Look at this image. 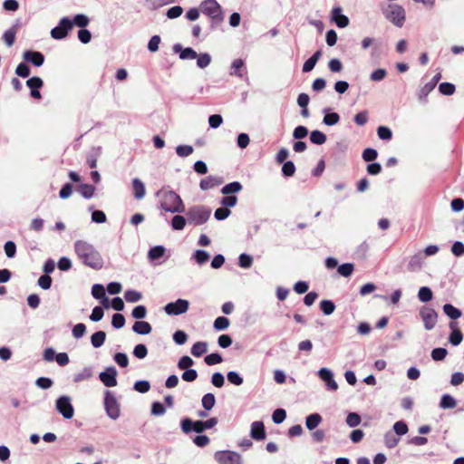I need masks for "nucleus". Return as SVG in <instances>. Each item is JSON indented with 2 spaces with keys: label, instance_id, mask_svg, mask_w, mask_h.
<instances>
[{
  "label": "nucleus",
  "instance_id": "nucleus-36",
  "mask_svg": "<svg viewBox=\"0 0 464 464\" xmlns=\"http://www.w3.org/2000/svg\"><path fill=\"white\" fill-rule=\"evenodd\" d=\"M201 403L206 411H210L216 403L215 395L211 392L206 393L201 399Z\"/></svg>",
  "mask_w": 464,
  "mask_h": 464
},
{
  "label": "nucleus",
  "instance_id": "nucleus-29",
  "mask_svg": "<svg viewBox=\"0 0 464 464\" xmlns=\"http://www.w3.org/2000/svg\"><path fill=\"white\" fill-rule=\"evenodd\" d=\"M165 252L166 248L163 246H155L149 250L148 258L150 261L158 260L165 255Z\"/></svg>",
  "mask_w": 464,
  "mask_h": 464
},
{
  "label": "nucleus",
  "instance_id": "nucleus-6",
  "mask_svg": "<svg viewBox=\"0 0 464 464\" xmlns=\"http://www.w3.org/2000/svg\"><path fill=\"white\" fill-rule=\"evenodd\" d=\"M385 17L397 27H402L405 22V10L399 5H389L388 10L383 12Z\"/></svg>",
  "mask_w": 464,
  "mask_h": 464
},
{
  "label": "nucleus",
  "instance_id": "nucleus-8",
  "mask_svg": "<svg viewBox=\"0 0 464 464\" xmlns=\"http://www.w3.org/2000/svg\"><path fill=\"white\" fill-rule=\"evenodd\" d=\"M55 410L66 420H70L74 415V408L72 404V399L68 395H62L55 401Z\"/></svg>",
  "mask_w": 464,
  "mask_h": 464
},
{
  "label": "nucleus",
  "instance_id": "nucleus-59",
  "mask_svg": "<svg viewBox=\"0 0 464 464\" xmlns=\"http://www.w3.org/2000/svg\"><path fill=\"white\" fill-rule=\"evenodd\" d=\"M377 134L381 140H390L392 138V130L388 127H385V126L378 127Z\"/></svg>",
  "mask_w": 464,
  "mask_h": 464
},
{
  "label": "nucleus",
  "instance_id": "nucleus-52",
  "mask_svg": "<svg viewBox=\"0 0 464 464\" xmlns=\"http://www.w3.org/2000/svg\"><path fill=\"white\" fill-rule=\"evenodd\" d=\"M361 416L355 412H351L346 417V423L351 428L358 426L361 423Z\"/></svg>",
  "mask_w": 464,
  "mask_h": 464
},
{
  "label": "nucleus",
  "instance_id": "nucleus-27",
  "mask_svg": "<svg viewBox=\"0 0 464 464\" xmlns=\"http://www.w3.org/2000/svg\"><path fill=\"white\" fill-rule=\"evenodd\" d=\"M322 422V416L319 413H312L305 419V426L309 430H314Z\"/></svg>",
  "mask_w": 464,
  "mask_h": 464
},
{
  "label": "nucleus",
  "instance_id": "nucleus-40",
  "mask_svg": "<svg viewBox=\"0 0 464 464\" xmlns=\"http://www.w3.org/2000/svg\"><path fill=\"white\" fill-rule=\"evenodd\" d=\"M92 376V371L89 367L83 368L80 372L74 374L73 376V382H80L84 380H88Z\"/></svg>",
  "mask_w": 464,
  "mask_h": 464
},
{
  "label": "nucleus",
  "instance_id": "nucleus-58",
  "mask_svg": "<svg viewBox=\"0 0 464 464\" xmlns=\"http://www.w3.org/2000/svg\"><path fill=\"white\" fill-rule=\"evenodd\" d=\"M148 354V349L145 344H137L133 349V355L138 359H144Z\"/></svg>",
  "mask_w": 464,
  "mask_h": 464
},
{
  "label": "nucleus",
  "instance_id": "nucleus-60",
  "mask_svg": "<svg viewBox=\"0 0 464 464\" xmlns=\"http://www.w3.org/2000/svg\"><path fill=\"white\" fill-rule=\"evenodd\" d=\"M295 172V166L293 161H285L282 167V173L285 177H292Z\"/></svg>",
  "mask_w": 464,
  "mask_h": 464
},
{
  "label": "nucleus",
  "instance_id": "nucleus-26",
  "mask_svg": "<svg viewBox=\"0 0 464 464\" xmlns=\"http://www.w3.org/2000/svg\"><path fill=\"white\" fill-rule=\"evenodd\" d=\"M132 188L136 199H141L144 198L146 192L145 186L143 182L138 178H135L132 180Z\"/></svg>",
  "mask_w": 464,
  "mask_h": 464
},
{
  "label": "nucleus",
  "instance_id": "nucleus-12",
  "mask_svg": "<svg viewBox=\"0 0 464 464\" xmlns=\"http://www.w3.org/2000/svg\"><path fill=\"white\" fill-rule=\"evenodd\" d=\"M189 307V302L186 299H177L164 306V311L169 315H179L185 314Z\"/></svg>",
  "mask_w": 464,
  "mask_h": 464
},
{
  "label": "nucleus",
  "instance_id": "nucleus-64",
  "mask_svg": "<svg viewBox=\"0 0 464 464\" xmlns=\"http://www.w3.org/2000/svg\"><path fill=\"white\" fill-rule=\"evenodd\" d=\"M15 73L19 77L26 78L30 75V68L26 63H20L15 69Z\"/></svg>",
  "mask_w": 464,
  "mask_h": 464
},
{
  "label": "nucleus",
  "instance_id": "nucleus-13",
  "mask_svg": "<svg viewBox=\"0 0 464 464\" xmlns=\"http://www.w3.org/2000/svg\"><path fill=\"white\" fill-rule=\"evenodd\" d=\"M118 372L114 366L107 367L103 372H100L99 379L106 387H114L117 385Z\"/></svg>",
  "mask_w": 464,
  "mask_h": 464
},
{
  "label": "nucleus",
  "instance_id": "nucleus-11",
  "mask_svg": "<svg viewBox=\"0 0 464 464\" xmlns=\"http://www.w3.org/2000/svg\"><path fill=\"white\" fill-rule=\"evenodd\" d=\"M72 28V23L69 17H63L58 25L51 30V36L55 40H62L65 38L68 32Z\"/></svg>",
  "mask_w": 464,
  "mask_h": 464
},
{
  "label": "nucleus",
  "instance_id": "nucleus-25",
  "mask_svg": "<svg viewBox=\"0 0 464 464\" xmlns=\"http://www.w3.org/2000/svg\"><path fill=\"white\" fill-rule=\"evenodd\" d=\"M132 330H133V332H135L138 334L145 335V334H149L151 332L152 328H151V325L148 322L137 321L134 323V324L132 326Z\"/></svg>",
  "mask_w": 464,
  "mask_h": 464
},
{
  "label": "nucleus",
  "instance_id": "nucleus-63",
  "mask_svg": "<svg viewBox=\"0 0 464 464\" xmlns=\"http://www.w3.org/2000/svg\"><path fill=\"white\" fill-rule=\"evenodd\" d=\"M408 430L407 424L402 420L396 421L393 425V430L399 436L405 435Z\"/></svg>",
  "mask_w": 464,
  "mask_h": 464
},
{
  "label": "nucleus",
  "instance_id": "nucleus-61",
  "mask_svg": "<svg viewBox=\"0 0 464 464\" xmlns=\"http://www.w3.org/2000/svg\"><path fill=\"white\" fill-rule=\"evenodd\" d=\"M237 203V198L234 195H226L222 198L220 204L225 208H232L235 207Z\"/></svg>",
  "mask_w": 464,
  "mask_h": 464
},
{
  "label": "nucleus",
  "instance_id": "nucleus-53",
  "mask_svg": "<svg viewBox=\"0 0 464 464\" xmlns=\"http://www.w3.org/2000/svg\"><path fill=\"white\" fill-rule=\"evenodd\" d=\"M354 266L352 263H345L338 266V273L344 276H350L353 272Z\"/></svg>",
  "mask_w": 464,
  "mask_h": 464
},
{
  "label": "nucleus",
  "instance_id": "nucleus-55",
  "mask_svg": "<svg viewBox=\"0 0 464 464\" xmlns=\"http://www.w3.org/2000/svg\"><path fill=\"white\" fill-rule=\"evenodd\" d=\"M194 364V361L188 355L182 356L178 362L179 370H188Z\"/></svg>",
  "mask_w": 464,
  "mask_h": 464
},
{
  "label": "nucleus",
  "instance_id": "nucleus-35",
  "mask_svg": "<svg viewBox=\"0 0 464 464\" xmlns=\"http://www.w3.org/2000/svg\"><path fill=\"white\" fill-rule=\"evenodd\" d=\"M443 312L452 320H456L461 316V311L450 304L443 305Z\"/></svg>",
  "mask_w": 464,
  "mask_h": 464
},
{
  "label": "nucleus",
  "instance_id": "nucleus-45",
  "mask_svg": "<svg viewBox=\"0 0 464 464\" xmlns=\"http://www.w3.org/2000/svg\"><path fill=\"white\" fill-rule=\"evenodd\" d=\"M253 265V257L246 253H243L238 257V266L242 268H250Z\"/></svg>",
  "mask_w": 464,
  "mask_h": 464
},
{
  "label": "nucleus",
  "instance_id": "nucleus-19",
  "mask_svg": "<svg viewBox=\"0 0 464 464\" xmlns=\"http://www.w3.org/2000/svg\"><path fill=\"white\" fill-rule=\"evenodd\" d=\"M341 6H334L332 10V20L339 28H344L349 24V18L342 14Z\"/></svg>",
  "mask_w": 464,
  "mask_h": 464
},
{
  "label": "nucleus",
  "instance_id": "nucleus-30",
  "mask_svg": "<svg viewBox=\"0 0 464 464\" xmlns=\"http://www.w3.org/2000/svg\"><path fill=\"white\" fill-rule=\"evenodd\" d=\"M242 184L238 181H233V182H230L227 185H225L222 188H221V193L223 195H229V194H233V193H237L239 191L242 190Z\"/></svg>",
  "mask_w": 464,
  "mask_h": 464
},
{
  "label": "nucleus",
  "instance_id": "nucleus-16",
  "mask_svg": "<svg viewBox=\"0 0 464 464\" xmlns=\"http://www.w3.org/2000/svg\"><path fill=\"white\" fill-rule=\"evenodd\" d=\"M318 376L325 382L328 390L336 391L338 389V384L334 380V373L328 368H321L318 372Z\"/></svg>",
  "mask_w": 464,
  "mask_h": 464
},
{
  "label": "nucleus",
  "instance_id": "nucleus-47",
  "mask_svg": "<svg viewBox=\"0 0 464 464\" xmlns=\"http://www.w3.org/2000/svg\"><path fill=\"white\" fill-rule=\"evenodd\" d=\"M439 91L441 94L450 96L455 92L456 88L453 83L445 82L439 85Z\"/></svg>",
  "mask_w": 464,
  "mask_h": 464
},
{
  "label": "nucleus",
  "instance_id": "nucleus-24",
  "mask_svg": "<svg viewBox=\"0 0 464 464\" xmlns=\"http://www.w3.org/2000/svg\"><path fill=\"white\" fill-rule=\"evenodd\" d=\"M77 191L82 195V198L89 199L94 196L95 187L91 184L82 183L77 186Z\"/></svg>",
  "mask_w": 464,
  "mask_h": 464
},
{
  "label": "nucleus",
  "instance_id": "nucleus-34",
  "mask_svg": "<svg viewBox=\"0 0 464 464\" xmlns=\"http://www.w3.org/2000/svg\"><path fill=\"white\" fill-rule=\"evenodd\" d=\"M208 350V343L205 342H197L191 347V353L195 357H200Z\"/></svg>",
  "mask_w": 464,
  "mask_h": 464
},
{
  "label": "nucleus",
  "instance_id": "nucleus-10",
  "mask_svg": "<svg viewBox=\"0 0 464 464\" xmlns=\"http://www.w3.org/2000/svg\"><path fill=\"white\" fill-rule=\"evenodd\" d=\"M214 457L218 464H242V457L236 451L220 450Z\"/></svg>",
  "mask_w": 464,
  "mask_h": 464
},
{
  "label": "nucleus",
  "instance_id": "nucleus-7",
  "mask_svg": "<svg viewBox=\"0 0 464 464\" xmlns=\"http://www.w3.org/2000/svg\"><path fill=\"white\" fill-rule=\"evenodd\" d=\"M104 409L108 417L113 420L121 415L120 404L114 394L109 390L104 392Z\"/></svg>",
  "mask_w": 464,
  "mask_h": 464
},
{
  "label": "nucleus",
  "instance_id": "nucleus-21",
  "mask_svg": "<svg viewBox=\"0 0 464 464\" xmlns=\"http://www.w3.org/2000/svg\"><path fill=\"white\" fill-rule=\"evenodd\" d=\"M250 436L256 440L266 439L265 425L262 421L256 420L251 424Z\"/></svg>",
  "mask_w": 464,
  "mask_h": 464
},
{
  "label": "nucleus",
  "instance_id": "nucleus-41",
  "mask_svg": "<svg viewBox=\"0 0 464 464\" xmlns=\"http://www.w3.org/2000/svg\"><path fill=\"white\" fill-rule=\"evenodd\" d=\"M187 220L183 216L176 215L171 220V227L174 230H182L186 226Z\"/></svg>",
  "mask_w": 464,
  "mask_h": 464
},
{
  "label": "nucleus",
  "instance_id": "nucleus-50",
  "mask_svg": "<svg viewBox=\"0 0 464 464\" xmlns=\"http://www.w3.org/2000/svg\"><path fill=\"white\" fill-rule=\"evenodd\" d=\"M114 362L121 368L129 365V358L124 353H116L113 356Z\"/></svg>",
  "mask_w": 464,
  "mask_h": 464
},
{
  "label": "nucleus",
  "instance_id": "nucleus-39",
  "mask_svg": "<svg viewBox=\"0 0 464 464\" xmlns=\"http://www.w3.org/2000/svg\"><path fill=\"white\" fill-rule=\"evenodd\" d=\"M320 309L325 315L332 314L335 310V304L331 300H323L320 303Z\"/></svg>",
  "mask_w": 464,
  "mask_h": 464
},
{
  "label": "nucleus",
  "instance_id": "nucleus-54",
  "mask_svg": "<svg viewBox=\"0 0 464 464\" xmlns=\"http://www.w3.org/2000/svg\"><path fill=\"white\" fill-rule=\"evenodd\" d=\"M193 147L190 145H179L176 148V153L181 158H185L193 153Z\"/></svg>",
  "mask_w": 464,
  "mask_h": 464
},
{
  "label": "nucleus",
  "instance_id": "nucleus-9",
  "mask_svg": "<svg viewBox=\"0 0 464 464\" xmlns=\"http://www.w3.org/2000/svg\"><path fill=\"white\" fill-rule=\"evenodd\" d=\"M420 316L423 322L424 328L428 331L432 330L438 320V313L430 306H422L420 309Z\"/></svg>",
  "mask_w": 464,
  "mask_h": 464
},
{
  "label": "nucleus",
  "instance_id": "nucleus-57",
  "mask_svg": "<svg viewBox=\"0 0 464 464\" xmlns=\"http://www.w3.org/2000/svg\"><path fill=\"white\" fill-rule=\"evenodd\" d=\"M204 361L208 365H215L222 362L223 358L218 353H213L207 355Z\"/></svg>",
  "mask_w": 464,
  "mask_h": 464
},
{
  "label": "nucleus",
  "instance_id": "nucleus-49",
  "mask_svg": "<svg viewBox=\"0 0 464 464\" xmlns=\"http://www.w3.org/2000/svg\"><path fill=\"white\" fill-rule=\"evenodd\" d=\"M447 354H448L447 349L439 347V348H434L431 351L430 356L433 361L438 362V361L444 360L445 357L447 356Z\"/></svg>",
  "mask_w": 464,
  "mask_h": 464
},
{
  "label": "nucleus",
  "instance_id": "nucleus-32",
  "mask_svg": "<svg viewBox=\"0 0 464 464\" xmlns=\"http://www.w3.org/2000/svg\"><path fill=\"white\" fill-rule=\"evenodd\" d=\"M450 327L453 330L450 335L449 341L452 345L457 346L461 343L463 339L462 333L459 329H454L453 323L450 324Z\"/></svg>",
  "mask_w": 464,
  "mask_h": 464
},
{
  "label": "nucleus",
  "instance_id": "nucleus-23",
  "mask_svg": "<svg viewBox=\"0 0 464 464\" xmlns=\"http://www.w3.org/2000/svg\"><path fill=\"white\" fill-rule=\"evenodd\" d=\"M92 295L95 299H102V303L105 308H109L108 299L105 298V289L102 285L95 284L92 288Z\"/></svg>",
  "mask_w": 464,
  "mask_h": 464
},
{
  "label": "nucleus",
  "instance_id": "nucleus-3",
  "mask_svg": "<svg viewBox=\"0 0 464 464\" xmlns=\"http://www.w3.org/2000/svg\"><path fill=\"white\" fill-rule=\"evenodd\" d=\"M200 12L210 20V30H216L224 21V13L217 0H204L199 5Z\"/></svg>",
  "mask_w": 464,
  "mask_h": 464
},
{
  "label": "nucleus",
  "instance_id": "nucleus-62",
  "mask_svg": "<svg viewBox=\"0 0 464 464\" xmlns=\"http://www.w3.org/2000/svg\"><path fill=\"white\" fill-rule=\"evenodd\" d=\"M125 324V317L121 314H114L111 319V325L115 329L122 328Z\"/></svg>",
  "mask_w": 464,
  "mask_h": 464
},
{
  "label": "nucleus",
  "instance_id": "nucleus-2",
  "mask_svg": "<svg viewBox=\"0 0 464 464\" xmlns=\"http://www.w3.org/2000/svg\"><path fill=\"white\" fill-rule=\"evenodd\" d=\"M160 208L170 213H183L185 206L181 198L173 190L162 188L157 192Z\"/></svg>",
  "mask_w": 464,
  "mask_h": 464
},
{
  "label": "nucleus",
  "instance_id": "nucleus-42",
  "mask_svg": "<svg viewBox=\"0 0 464 464\" xmlns=\"http://www.w3.org/2000/svg\"><path fill=\"white\" fill-rule=\"evenodd\" d=\"M124 298L129 303H136L142 298V295L139 291L130 289L124 293Z\"/></svg>",
  "mask_w": 464,
  "mask_h": 464
},
{
  "label": "nucleus",
  "instance_id": "nucleus-5",
  "mask_svg": "<svg viewBox=\"0 0 464 464\" xmlns=\"http://www.w3.org/2000/svg\"><path fill=\"white\" fill-rule=\"evenodd\" d=\"M211 209L206 206H193L186 213L188 222L193 226L205 224L210 218Z\"/></svg>",
  "mask_w": 464,
  "mask_h": 464
},
{
  "label": "nucleus",
  "instance_id": "nucleus-38",
  "mask_svg": "<svg viewBox=\"0 0 464 464\" xmlns=\"http://www.w3.org/2000/svg\"><path fill=\"white\" fill-rule=\"evenodd\" d=\"M433 294L430 287L422 286L418 292V298L423 303H427L432 299Z\"/></svg>",
  "mask_w": 464,
  "mask_h": 464
},
{
  "label": "nucleus",
  "instance_id": "nucleus-28",
  "mask_svg": "<svg viewBox=\"0 0 464 464\" xmlns=\"http://www.w3.org/2000/svg\"><path fill=\"white\" fill-rule=\"evenodd\" d=\"M330 109L326 108L324 110V112L325 113L323 122L327 126H333L339 122L340 116L336 112H328Z\"/></svg>",
  "mask_w": 464,
  "mask_h": 464
},
{
  "label": "nucleus",
  "instance_id": "nucleus-37",
  "mask_svg": "<svg viewBox=\"0 0 464 464\" xmlns=\"http://www.w3.org/2000/svg\"><path fill=\"white\" fill-rule=\"evenodd\" d=\"M457 401L450 394H443L440 402V407L442 409H453L456 407Z\"/></svg>",
  "mask_w": 464,
  "mask_h": 464
},
{
  "label": "nucleus",
  "instance_id": "nucleus-17",
  "mask_svg": "<svg viewBox=\"0 0 464 464\" xmlns=\"http://www.w3.org/2000/svg\"><path fill=\"white\" fill-rule=\"evenodd\" d=\"M172 49L175 53L179 54V58L181 60H193L198 57V53L193 48H183V46L180 44H175Z\"/></svg>",
  "mask_w": 464,
  "mask_h": 464
},
{
  "label": "nucleus",
  "instance_id": "nucleus-44",
  "mask_svg": "<svg viewBox=\"0 0 464 464\" xmlns=\"http://www.w3.org/2000/svg\"><path fill=\"white\" fill-rule=\"evenodd\" d=\"M71 22L72 23V26L75 24V25L81 27V29H82V28L86 27L89 24L90 20L85 14H76L72 20L71 19Z\"/></svg>",
  "mask_w": 464,
  "mask_h": 464
},
{
  "label": "nucleus",
  "instance_id": "nucleus-43",
  "mask_svg": "<svg viewBox=\"0 0 464 464\" xmlns=\"http://www.w3.org/2000/svg\"><path fill=\"white\" fill-rule=\"evenodd\" d=\"M210 63H211V56L209 53H203L198 54L197 65L200 69H204V68L208 67L210 64Z\"/></svg>",
  "mask_w": 464,
  "mask_h": 464
},
{
  "label": "nucleus",
  "instance_id": "nucleus-15",
  "mask_svg": "<svg viewBox=\"0 0 464 464\" xmlns=\"http://www.w3.org/2000/svg\"><path fill=\"white\" fill-rule=\"evenodd\" d=\"M440 78L441 74L440 72L436 73L433 78L419 91L418 98L420 101L424 102L427 101L428 95L434 90Z\"/></svg>",
  "mask_w": 464,
  "mask_h": 464
},
{
  "label": "nucleus",
  "instance_id": "nucleus-51",
  "mask_svg": "<svg viewBox=\"0 0 464 464\" xmlns=\"http://www.w3.org/2000/svg\"><path fill=\"white\" fill-rule=\"evenodd\" d=\"M229 326V320L225 316H219L214 321V328L217 331L226 330Z\"/></svg>",
  "mask_w": 464,
  "mask_h": 464
},
{
  "label": "nucleus",
  "instance_id": "nucleus-31",
  "mask_svg": "<svg viewBox=\"0 0 464 464\" xmlns=\"http://www.w3.org/2000/svg\"><path fill=\"white\" fill-rule=\"evenodd\" d=\"M106 340V333L103 331H97L91 336V343L94 348H100L103 345Z\"/></svg>",
  "mask_w": 464,
  "mask_h": 464
},
{
  "label": "nucleus",
  "instance_id": "nucleus-22",
  "mask_svg": "<svg viewBox=\"0 0 464 464\" xmlns=\"http://www.w3.org/2000/svg\"><path fill=\"white\" fill-rule=\"evenodd\" d=\"M231 75H236L237 77L242 78L244 74L246 73V69L245 66V63L242 59H235L231 63Z\"/></svg>",
  "mask_w": 464,
  "mask_h": 464
},
{
  "label": "nucleus",
  "instance_id": "nucleus-18",
  "mask_svg": "<svg viewBox=\"0 0 464 464\" xmlns=\"http://www.w3.org/2000/svg\"><path fill=\"white\" fill-rule=\"evenodd\" d=\"M23 57L36 67L42 66L44 63V55L37 51H25Z\"/></svg>",
  "mask_w": 464,
  "mask_h": 464
},
{
  "label": "nucleus",
  "instance_id": "nucleus-14",
  "mask_svg": "<svg viewBox=\"0 0 464 464\" xmlns=\"http://www.w3.org/2000/svg\"><path fill=\"white\" fill-rule=\"evenodd\" d=\"M21 26L22 22L20 19H17L9 29L5 31L2 36V40L6 44V46L11 47L14 45L15 41V35L18 33Z\"/></svg>",
  "mask_w": 464,
  "mask_h": 464
},
{
  "label": "nucleus",
  "instance_id": "nucleus-48",
  "mask_svg": "<svg viewBox=\"0 0 464 464\" xmlns=\"http://www.w3.org/2000/svg\"><path fill=\"white\" fill-rule=\"evenodd\" d=\"M227 381L236 385V386H240L241 384H243V378L240 376V374L235 371H230L227 372Z\"/></svg>",
  "mask_w": 464,
  "mask_h": 464
},
{
  "label": "nucleus",
  "instance_id": "nucleus-33",
  "mask_svg": "<svg viewBox=\"0 0 464 464\" xmlns=\"http://www.w3.org/2000/svg\"><path fill=\"white\" fill-rule=\"evenodd\" d=\"M326 139V135L321 130H315L310 133V141L315 145H323Z\"/></svg>",
  "mask_w": 464,
  "mask_h": 464
},
{
  "label": "nucleus",
  "instance_id": "nucleus-4",
  "mask_svg": "<svg viewBox=\"0 0 464 464\" xmlns=\"http://www.w3.org/2000/svg\"><path fill=\"white\" fill-rule=\"evenodd\" d=\"M218 418L213 417L208 419V420H196L193 421L188 418H185L181 420V430L185 433H189L191 431H195L197 433H201L205 430L211 429L218 424Z\"/></svg>",
  "mask_w": 464,
  "mask_h": 464
},
{
  "label": "nucleus",
  "instance_id": "nucleus-46",
  "mask_svg": "<svg viewBox=\"0 0 464 464\" xmlns=\"http://www.w3.org/2000/svg\"><path fill=\"white\" fill-rule=\"evenodd\" d=\"M193 257L198 265H203L208 261L209 254L205 250L198 249L195 251Z\"/></svg>",
  "mask_w": 464,
  "mask_h": 464
},
{
  "label": "nucleus",
  "instance_id": "nucleus-56",
  "mask_svg": "<svg viewBox=\"0 0 464 464\" xmlns=\"http://www.w3.org/2000/svg\"><path fill=\"white\" fill-rule=\"evenodd\" d=\"M26 85L30 90L41 89L44 85V82L40 77L34 76L26 81Z\"/></svg>",
  "mask_w": 464,
  "mask_h": 464
},
{
  "label": "nucleus",
  "instance_id": "nucleus-20",
  "mask_svg": "<svg viewBox=\"0 0 464 464\" xmlns=\"http://www.w3.org/2000/svg\"><path fill=\"white\" fill-rule=\"evenodd\" d=\"M224 182L223 178L217 176H208L202 179L199 182V188L201 190H208L215 187L221 185Z\"/></svg>",
  "mask_w": 464,
  "mask_h": 464
},
{
  "label": "nucleus",
  "instance_id": "nucleus-1",
  "mask_svg": "<svg viewBox=\"0 0 464 464\" xmlns=\"http://www.w3.org/2000/svg\"><path fill=\"white\" fill-rule=\"evenodd\" d=\"M74 251L79 260L86 266L95 270L103 267V259L92 244L84 240H77L74 242Z\"/></svg>",
  "mask_w": 464,
  "mask_h": 464
}]
</instances>
